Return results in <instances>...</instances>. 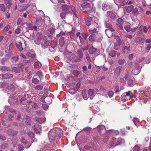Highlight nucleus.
Listing matches in <instances>:
<instances>
[{
    "mask_svg": "<svg viewBox=\"0 0 151 151\" xmlns=\"http://www.w3.org/2000/svg\"><path fill=\"white\" fill-rule=\"evenodd\" d=\"M76 90H77L74 89L73 88H70L69 90V92L72 94H73L75 93Z\"/></svg>",
    "mask_w": 151,
    "mask_h": 151,
    "instance_id": "4d7b16f0",
    "label": "nucleus"
},
{
    "mask_svg": "<svg viewBox=\"0 0 151 151\" xmlns=\"http://www.w3.org/2000/svg\"><path fill=\"white\" fill-rule=\"evenodd\" d=\"M37 76H38L40 79H41V78H42L43 77V74L42 73L40 70H39L37 71Z\"/></svg>",
    "mask_w": 151,
    "mask_h": 151,
    "instance_id": "58836bf2",
    "label": "nucleus"
},
{
    "mask_svg": "<svg viewBox=\"0 0 151 151\" xmlns=\"http://www.w3.org/2000/svg\"><path fill=\"white\" fill-rule=\"evenodd\" d=\"M21 141L24 145H26L27 143V141L23 137H22L21 138Z\"/></svg>",
    "mask_w": 151,
    "mask_h": 151,
    "instance_id": "3c124183",
    "label": "nucleus"
},
{
    "mask_svg": "<svg viewBox=\"0 0 151 151\" xmlns=\"http://www.w3.org/2000/svg\"><path fill=\"white\" fill-rule=\"evenodd\" d=\"M81 10L86 12H88L91 10L92 8L88 3L84 2L81 4Z\"/></svg>",
    "mask_w": 151,
    "mask_h": 151,
    "instance_id": "7ed1b4c3",
    "label": "nucleus"
},
{
    "mask_svg": "<svg viewBox=\"0 0 151 151\" xmlns=\"http://www.w3.org/2000/svg\"><path fill=\"white\" fill-rule=\"evenodd\" d=\"M108 94L109 97L110 98L113 95L114 92L111 91H110L108 92Z\"/></svg>",
    "mask_w": 151,
    "mask_h": 151,
    "instance_id": "e2e57ef3",
    "label": "nucleus"
},
{
    "mask_svg": "<svg viewBox=\"0 0 151 151\" xmlns=\"http://www.w3.org/2000/svg\"><path fill=\"white\" fill-rule=\"evenodd\" d=\"M136 26L135 27H133L132 28L130 29V31H131L132 32H134L138 28L139 26L138 24H136Z\"/></svg>",
    "mask_w": 151,
    "mask_h": 151,
    "instance_id": "8fccbe9b",
    "label": "nucleus"
},
{
    "mask_svg": "<svg viewBox=\"0 0 151 151\" xmlns=\"http://www.w3.org/2000/svg\"><path fill=\"white\" fill-rule=\"evenodd\" d=\"M132 12L134 14H138L139 12L138 9L137 8H135L132 10Z\"/></svg>",
    "mask_w": 151,
    "mask_h": 151,
    "instance_id": "13d9d810",
    "label": "nucleus"
},
{
    "mask_svg": "<svg viewBox=\"0 0 151 151\" xmlns=\"http://www.w3.org/2000/svg\"><path fill=\"white\" fill-rule=\"evenodd\" d=\"M107 15L109 17L113 19H114L115 17V14L111 12H108Z\"/></svg>",
    "mask_w": 151,
    "mask_h": 151,
    "instance_id": "5701e85b",
    "label": "nucleus"
},
{
    "mask_svg": "<svg viewBox=\"0 0 151 151\" xmlns=\"http://www.w3.org/2000/svg\"><path fill=\"white\" fill-rule=\"evenodd\" d=\"M120 45L116 42H115L114 44V48L116 50H118L120 48Z\"/></svg>",
    "mask_w": 151,
    "mask_h": 151,
    "instance_id": "a19ab883",
    "label": "nucleus"
},
{
    "mask_svg": "<svg viewBox=\"0 0 151 151\" xmlns=\"http://www.w3.org/2000/svg\"><path fill=\"white\" fill-rule=\"evenodd\" d=\"M43 36L42 34L40 33H38L37 34V38L35 40V43L38 45H40V42L42 39H43Z\"/></svg>",
    "mask_w": 151,
    "mask_h": 151,
    "instance_id": "20e7f679",
    "label": "nucleus"
},
{
    "mask_svg": "<svg viewBox=\"0 0 151 151\" xmlns=\"http://www.w3.org/2000/svg\"><path fill=\"white\" fill-rule=\"evenodd\" d=\"M134 151H139V147L138 146H135L133 149Z\"/></svg>",
    "mask_w": 151,
    "mask_h": 151,
    "instance_id": "774afa93",
    "label": "nucleus"
},
{
    "mask_svg": "<svg viewBox=\"0 0 151 151\" xmlns=\"http://www.w3.org/2000/svg\"><path fill=\"white\" fill-rule=\"evenodd\" d=\"M124 29L127 32L130 31V27L129 25H126L124 26Z\"/></svg>",
    "mask_w": 151,
    "mask_h": 151,
    "instance_id": "603ef678",
    "label": "nucleus"
},
{
    "mask_svg": "<svg viewBox=\"0 0 151 151\" xmlns=\"http://www.w3.org/2000/svg\"><path fill=\"white\" fill-rule=\"evenodd\" d=\"M39 81V80L36 78H34L32 80V82L35 84L37 83Z\"/></svg>",
    "mask_w": 151,
    "mask_h": 151,
    "instance_id": "680f3d73",
    "label": "nucleus"
},
{
    "mask_svg": "<svg viewBox=\"0 0 151 151\" xmlns=\"http://www.w3.org/2000/svg\"><path fill=\"white\" fill-rule=\"evenodd\" d=\"M19 60L18 56L15 55L11 58V61L14 64H15Z\"/></svg>",
    "mask_w": 151,
    "mask_h": 151,
    "instance_id": "a878e982",
    "label": "nucleus"
},
{
    "mask_svg": "<svg viewBox=\"0 0 151 151\" xmlns=\"http://www.w3.org/2000/svg\"><path fill=\"white\" fill-rule=\"evenodd\" d=\"M0 11L3 12H5V6L4 4H0Z\"/></svg>",
    "mask_w": 151,
    "mask_h": 151,
    "instance_id": "37998d69",
    "label": "nucleus"
},
{
    "mask_svg": "<svg viewBox=\"0 0 151 151\" xmlns=\"http://www.w3.org/2000/svg\"><path fill=\"white\" fill-rule=\"evenodd\" d=\"M7 83L5 82L0 83V87L2 88H6L7 86Z\"/></svg>",
    "mask_w": 151,
    "mask_h": 151,
    "instance_id": "ea45409f",
    "label": "nucleus"
},
{
    "mask_svg": "<svg viewBox=\"0 0 151 151\" xmlns=\"http://www.w3.org/2000/svg\"><path fill=\"white\" fill-rule=\"evenodd\" d=\"M116 55V52L115 51H112L109 53V55L112 57L115 56Z\"/></svg>",
    "mask_w": 151,
    "mask_h": 151,
    "instance_id": "a18cd8bd",
    "label": "nucleus"
},
{
    "mask_svg": "<svg viewBox=\"0 0 151 151\" xmlns=\"http://www.w3.org/2000/svg\"><path fill=\"white\" fill-rule=\"evenodd\" d=\"M5 4L8 7H11L12 5L11 0H4Z\"/></svg>",
    "mask_w": 151,
    "mask_h": 151,
    "instance_id": "c756f323",
    "label": "nucleus"
},
{
    "mask_svg": "<svg viewBox=\"0 0 151 151\" xmlns=\"http://www.w3.org/2000/svg\"><path fill=\"white\" fill-rule=\"evenodd\" d=\"M62 10L66 12H68L70 10V6L67 4L62 5Z\"/></svg>",
    "mask_w": 151,
    "mask_h": 151,
    "instance_id": "6ab92c4d",
    "label": "nucleus"
},
{
    "mask_svg": "<svg viewBox=\"0 0 151 151\" xmlns=\"http://www.w3.org/2000/svg\"><path fill=\"white\" fill-rule=\"evenodd\" d=\"M13 75L12 74L7 73L2 75V77L3 79H8L12 78Z\"/></svg>",
    "mask_w": 151,
    "mask_h": 151,
    "instance_id": "9b49d317",
    "label": "nucleus"
},
{
    "mask_svg": "<svg viewBox=\"0 0 151 151\" xmlns=\"http://www.w3.org/2000/svg\"><path fill=\"white\" fill-rule=\"evenodd\" d=\"M37 121L40 123L42 124L44 122L46 121V119L44 118H37Z\"/></svg>",
    "mask_w": 151,
    "mask_h": 151,
    "instance_id": "e433bc0d",
    "label": "nucleus"
},
{
    "mask_svg": "<svg viewBox=\"0 0 151 151\" xmlns=\"http://www.w3.org/2000/svg\"><path fill=\"white\" fill-rule=\"evenodd\" d=\"M82 95L83 98L85 100L88 99V92L86 90H83L82 91Z\"/></svg>",
    "mask_w": 151,
    "mask_h": 151,
    "instance_id": "a211bd4d",
    "label": "nucleus"
},
{
    "mask_svg": "<svg viewBox=\"0 0 151 151\" xmlns=\"http://www.w3.org/2000/svg\"><path fill=\"white\" fill-rule=\"evenodd\" d=\"M151 47V45L150 44H148L147 45V47L145 49V51L146 52H148L150 49Z\"/></svg>",
    "mask_w": 151,
    "mask_h": 151,
    "instance_id": "864d4df0",
    "label": "nucleus"
},
{
    "mask_svg": "<svg viewBox=\"0 0 151 151\" xmlns=\"http://www.w3.org/2000/svg\"><path fill=\"white\" fill-rule=\"evenodd\" d=\"M43 22L44 21L41 17H37L36 19V23L37 24L40 25H41Z\"/></svg>",
    "mask_w": 151,
    "mask_h": 151,
    "instance_id": "ddd939ff",
    "label": "nucleus"
},
{
    "mask_svg": "<svg viewBox=\"0 0 151 151\" xmlns=\"http://www.w3.org/2000/svg\"><path fill=\"white\" fill-rule=\"evenodd\" d=\"M96 49L95 48L93 47H91L89 49V52L90 54H92L96 52Z\"/></svg>",
    "mask_w": 151,
    "mask_h": 151,
    "instance_id": "bb28decb",
    "label": "nucleus"
},
{
    "mask_svg": "<svg viewBox=\"0 0 151 151\" xmlns=\"http://www.w3.org/2000/svg\"><path fill=\"white\" fill-rule=\"evenodd\" d=\"M63 132L61 129L56 127L50 130L48 133L50 143L45 145L44 147L40 151H53L58 148L56 144L63 136Z\"/></svg>",
    "mask_w": 151,
    "mask_h": 151,
    "instance_id": "f257e3e1",
    "label": "nucleus"
},
{
    "mask_svg": "<svg viewBox=\"0 0 151 151\" xmlns=\"http://www.w3.org/2000/svg\"><path fill=\"white\" fill-rule=\"evenodd\" d=\"M77 54L78 55L79 58L77 59V61H80L81 60V58L83 57V53L82 50H78L77 51Z\"/></svg>",
    "mask_w": 151,
    "mask_h": 151,
    "instance_id": "412c9836",
    "label": "nucleus"
},
{
    "mask_svg": "<svg viewBox=\"0 0 151 151\" xmlns=\"http://www.w3.org/2000/svg\"><path fill=\"white\" fill-rule=\"evenodd\" d=\"M122 71V67L119 66L116 68L115 70V73L117 74H119Z\"/></svg>",
    "mask_w": 151,
    "mask_h": 151,
    "instance_id": "dca6fc26",
    "label": "nucleus"
},
{
    "mask_svg": "<svg viewBox=\"0 0 151 151\" xmlns=\"http://www.w3.org/2000/svg\"><path fill=\"white\" fill-rule=\"evenodd\" d=\"M44 101L46 103L49 104L51 102L52 99L50 97H46L45 98Z\"/></svg>",
    "mask_w": 151,
    "mask_h": 151,
    "instance_id": "7c9ffc66",
    "label": "nucleus"
},
{
    "mask_svg": "<svg viewBox=\"0 0 151 151\" xmlns=\"http://www.w3.org/2000/svg\"><path fill=\"white\" fill-rule=\"evenodd\" d=\"M16 45L17 48L20 50L21 51L22 49V44L20 41H16L15 40Z\"/></svg>",
    "mask_w": 151,
    "mask_h": 151,
    "instance_id": "f3484780",
    "label": "nucleus"
},
{
    "mask_svg": "<svg viewBox=\"0 0 151 151\" xmlns=\"http://www.w3.org/2000/svg\"><path fill=\"white\" fill-rule=\"evenodd\" d=\"M102 9L104 11H106L107 10V6L106 4H103L102 5Z\"/></svg>",
    "mask_w": 151,
    "mask_h": 151,
    "instance_id": "bf43d9fd",
    "label": "nucleus"
},
{
    "mask_svg": "<svg viewBox=\"0 0 151 151\" xmlns=\"http://www.w3.org/2000/svg\"><path fill=\"white\" fill-rule=\"evenodd\" d=\"M96 39V35L94 34H92L90 35L89 38V41L91 42H93L95 41Z\"/></svg>",
    "mask_w": 151,
    "mask_h": 151,
    "instance_id": "b1692460",
    "label": "nucleus"
},
{
    "mask_svg": "<svg viewBox=\"0 0 151 151\" xmlns=\"http://www.w3.org/2000/svg\"><path fill=\"white\" fill-rule=\"evenodd\" d=\"M117 25L121 30L123 29L122 25L124 22L123 19L121 18H118L117 20Z\"/></svg>",
    "mask_w": 151,
    "mask_h": 151,
    "instance_id": "1a4fd4ad",
    "label": "nucleus"
},
{
    "mask_svg": "<svg viewBox=\"0 0 151 151\" xmlns=\"http://www.w3.org/2000/svg\"><path fill=\"white\" fill-rule=\"evenodd\" d=\"M124 140L121 138H119L118 139H116L115 138L113 137L111 140L110 144L112 146L114 144H115L114 145L115 146L119 145L122 143H124Z\"/></svg>",
    "mask_w": 151,
    "mask_h": 151,
    "instance_id": "f03ea898",
    "label": "nucleus"
},
{
    "mask_svg": "<svg viewBox=\"0 0 151 151\" xmlns=\"http://www.w3.org/2000/svg\"><path fill=\"white\" fill-rule=\"evenodd\" d=\"M12 70L14 72L16 73H18L20 72L18 68L16 67H13Z\"/></svg>",
    "mask_w": 151,
    "mask_h": 151,
    "instance_id": "09e8293b",
    "label": "nucleus"
},
{
    "mask_svg": "<svg viewBox=\"0 0 151 151\" xmlns=\"http://www.w3.org/2000/svg\"><path fill=\"white\" fill-rule=\"evenodd\" d=\"M27 134L28 136L32 138H33L35 136L34 134L32 132H27Z\"/></svg>",
    "mask_w": 151,
    "mask_h": 151,
    "instance_id": "49530a36",
    "label": "nucleus"
},
{
    "mask_svg": "<svg viewBox=\"0 0 151 151\" xmlns=\"http://www.w3.org/2000/svg\"><path fill=\"white\" fill-rule=\"evenodd\" d=\"M85 20L86 25L88 26L91 25L92 20V18L90 17H87L85 19Z\"/></svg>",
    "mask_w": 151,
    "mask_h": 151,
    "instance_id": "2eb2a0df",
    "label": "nucleus"
},
{
    "mask_svg": "<svg viewBox=\"0 0 151 151\" xmlns=\"http://www.w3.org/2000/svg\"><path fill=\"white\" fill-rule=\"evenodd\" d=\"M93 89L95 90V92H96L97 93L101 94V93H102V91L104 93L106 92V90L104 89L102 86H101L100 88V90L101 92H100L99 90L97 88H95V89Z\"/></svg>",
    "mask_w": 151,
    "mask_h": 151,
    "instance_id": "4468645a",
    "label": "nucleus"
},
{
    "mask_svg": "<svg viewBox=\"0 0 151 151\" xmlns=\"http://www.w3.org/2000/svg\"><path fill=\"white\" fill-rule=\"evenodd\" d=\"M125 8H126L125 9L126 12L129 13L132 11L134 8V7L132 5H131L127 7H126Z\"/></svg>",
    "mask_w": 151,
    "mask_h": 151,
    "instance_id": "4be33fe9",
    "label": "nucleus"
},
{
    "mask_svg": "<svg viewBox=\"0 0 151 151\" xmlns=\"http://www.w3.org/2000/svg\"><path fill=\"white\" fill-rule=\"evenodd\" d=\"M88 94L90 96H94L95 90L93 89H90L88 90Z\"/></svg>",
    "mask_w": 151,
    "mask_h": 151,
    "instance_id": "f704fd0d",
    "label": "nucleus"
},
{
    "mask_svg": "<svg viewBox=\"0 0 151 151\" xmlns=\"http://www.w3.org/2000/svg\"><path fill=\"white\" fill-rule=\"evenodd\" d=\"M122 49L123 52L128 53L130 51V47L129 45H124L122 47Z\"/></svg>",
    "mask_w": 151,
    "mask_h": 151,
    "instance_id": "9d476101",
    "label": "nucleus"
},
{
    "mask_svg": "<svg viewBox=\"0 0 151 151\" xmlns=\"http://www.w3.org/2000/svg\"><path fill=\"white\" fill-rule=\"evenodd\" d=\"M142 5L145 7L151 5V0H142Z\"/></svg>",
    "mask_w": 151,
    "mask_h": 151,
    "instance_id": "f8f14e48",
    "label": "nucleus"
},
{
    "mask_svg": "<svg viewBox=\"0 0 151 151\" xmlns=\"http://www.w3.org/2000/svg\"><path fill=\"white\" fill-rule=\"evenodd\" d=\"M81 72L80 71L77 70H74L73 71V73L77 77H79V75L80 74Z\"/></svg>",
    "mask_w": 151,
    "mask_h": 151,
    "instance_id": "4c0bfd02",
    "label": "nucleus"
},
{
    "mask_svg": "<svg viewBox=\"0 0 151 151\" xmlns=\"http://www.w3.org/2000/svg\"><path fill=\"white\" fill-rule=\"evenodd\" d=\"M97 23H95L94 24H91L90 25V26L88 27V29L90 33H95L96 32V29L95 28V26H97Z\"/></svg>",
    "mask_w": 151,
    "mask_h": 151,
    "instance_id": "423d86ee",
    "label": "nucleus"
},
{
    "mask_svg": "<svg viewBox=\"0 0 151 151\" xmlns=\"http://www.w3.org/2000/svg\"><path fill=\"white\" fill-rule=\"evenodd\" d=\"M114 2L116 4V3L115 2L116 1V2H118L119 3V5L120 6H123L125 5L126 3V2L124 0H114Z\"/></svg>",
    "mask_w": 151,
    "mask_h": 151,
    "instance_id": "aec40b11",
    "label": "nucleus"
},
{
    "mask_svg": "<svg viewBox=\"0 0 151 151\" xmlns=\"http://www.w3.org/2000/svg\"><path fill=\"white\" fill-rule=\"evenodd\" d=\"M42 64L41 63L39 62H36L35 63V67L36 68H39L41 67Z\"/></svg>",
    "mask_w": 151,
    "mask_h": 151,
    "instance_id": "473e14b6",
    "label": "nucleus"
},
{
    "mask_svg": "<svg viewBox=\"0 0 151 151\" xmlns=\"http://www.w3.org/2000/svg\"><path fill=\"white\" fill-rule=\"evenodd\" d=\"M125 62V60L124 59H120L118 61V63L121 65L124 64Z\"/></svg>",
    "mask_w": 151,
    "mask_h": 151,
    "instance_id": "de8ad7c7",
    "label": "nucleus"
},
{
    "mask_svg": "<svg viewBox=\"0 0 151 151\" xmlns=\"http://www.w3.org/2000/svg\"><path fill=\"white\" fill-rule=\"evenodd\" d=\"M82 35L84 38V40L86 41L87 40L88 35L85 33H82Z\"/></svg>",
    "mask_w": 151,
    "mask_h": 151,
    "instance_id": "0e129e2a",
    "label": "nucleus"
},
{
    "mask_svg": "<svg viewBox=\"0 0 151 151\" xmlns=\"http://www.w3.org/2000/svg\"><path fill=\"white\" fill-rule=\"evenodd\" d=\"M27 27L29 29H30L32 30H36L37 29V27L36 26H33L32 25H29L27 26Z\"/></svg>",
    "mask_w": 151,
    "mask_h": 151,
    "instance_id": "c9c22d12",
    "label": "nucleus"
},
{
    "mask_svg": "<svg viewBox=\"0 0 151 151\" xmlns=\"http://www.w3.org/2000/svg\"><path fill=\"white\" fill-rule=\"evenodd\" d=\"M48 45L49 42L47 37L45 36L43 37V42L41 44V46L43 48H46L47 47Z\"/></svg>",
    "mask_w": 151,
    "mask_h": 151,
    "instance_id": "39448f33",
    "label": "nucleus"
},
{
    "mask_svg": "<svg viewBox=\"0 0 151 151\" xmlns=\"http://www.w3.org/2000/svg\"><path fill=\"white\" fill-rule=\"evenodd\" d=\"M34 131L37 134H40L41 132V126L40 125L36 124L33 126Z\"/></svg>",
    "mask_w": 151,
    "mask_h": 151,
    "instance_id": "0eeeda50",
    "label": "nucleus"
},
{
    "mask_svg": "<svg viewBox=\"0 0 151 151\" xmlns=\"http://www.w3.org/2000/svg\"><path fill=\"white\" fill-rule=\"evenodd\" d=\"M21 31V29L19 28H18L16 29L15 31V33L16 34H19Z\"/></svg>",
    "mask_w": 151,
    "mask_h": 151,
    "instance_id": "338daca9",
    "label": "nucleus"
},
{
    "mask_svg": "<svg viewBox=\"0 0 151 151\" xmlns=\"http://www.w3.org/2000/svg\"><path fill=\"white\" fill-rule=\"evenodd\" d=\"M128 84L130 86H132L134 85L135 84L132 80L129 79L128 81Z\"/></svg>",
    "mask_w": 151,
    "mask_h": 151,
    "instance_id": "79ce46f5",
    "label": "nucleus"
},
{
    "mask_svg": "<svg viewBox=\"0 0 151 151\" xmlns=\"http://www.w3.org/2000/svg\"><path fill=\"white\" fill-rule=\"evenodd\" d=\"M25 120L26 123H27L26 124H29L30 123L29 122L30 120V118H29V117L27 116H26V117L25 119Z\"/></svg>",
    "mask_w": 151,
    "mask_h": 151,
    "instance_id": "6e6d98bb",
    "label": "nucleus"
},
{
    "mask_svg": "<svg viewBox=\"0 0 151 151\" xmlns=\"http://www.w3.org/2000/svg\"><path fill=\"white\" fill-rule=\"evenodd\" d=\"M70 9H71V10L73 12L74 14L76 17V11L75 8L72 5H70Z\"/></svg>",
    "mask_w": 151,
    "mask_h": 151,
    "instance_id": "c03bdc74",
    "label": "nucleus"
},
{
    "mask_svg": "<svg viewBox=\"0 0 151 151\" xmlns=\"http://www.w3.org/2000/svg\"><path fill=\"white\" fill-rule=\"evenodd\" d=\"M55 28L53 27H51L49 29V32L51 34H53L55 32Z\"/></svg>",
    "mask_w": 151,
    "mask_h": 151,
    "instance_id": "5fc2aeb1",
    "label": "nucleus"
},
{
    "mask_svg": "<svg viewBox=\"0 0 151 151\" xmlns=\"http://www.w3.org/2000/svg\"><path fill=\"white\" fill-rule=\"evenodd\" d=\"M121 99L123 101H125L127 100H128V97L125 94L124 95V93H123L121 96Z\"/></svg>",
    "mask_w": 151,
    "mask_h": 151,
    "instance_id": "2f4dec72",
    "label": "nucleus"
},
{
    "mask_svg": "<svg viewBox=\"0 0 151 151\" xmlns=\"http://www.w3.org/2000/svg\"><path fill=\"white\" fill-rule=\"evenodd\" d=\"M138 29L139 33H142L143 32L146 33L148 30V28L147 27L141 25L139 27Z\"/></svg>",
    "mask_w": 151,
    "mask_h": 151,
    "instance_id": "6e6552de",
    "label": "nucleus"
},
{
    "mask_svg": "<svg viewBox=\"0 0 151 151\" xmlns=\"http://www.w3.org/2000/svg\"><path fill=\"white\" fill-rule=\"evenodd\" d=\"M6 88L11 91H14L15 90V88L13 84L7 85Z\"/></svg>",
    "mask_w": 151,
    "mask_h": 151,
    "instance_id": "393cba45",
    "label": "nucleus"
},
{
    "mask_svg": "<svg viewBox=\"0 0 151 151\" xmlns=\"http://www.w3.org/2000/svg\"><path fill=\"white\" fill-rule=\"evenodd\" d=\"M125 94L129 98H132L133 96V94L130 91H129L127 92L124 93V95Z\"/></svg>",
    "mask_w": 151,
    "mask_h": 151,
    "instance_id": "c85d7f7f",
    "label": "nucleus"
},
{
    "mask_svg": "<svg viewBox=\"0 0 151 151\" xmlns=\"http://www.w3.org/2000/svg\"><path fill=\"white\" fill-rule=\"evenodd\" d=\"M134 124L137 127L139 125V121L138 119L134 118L133 119Z\"/></svg>",
    "mask_w": 151,
    "mask_h": 151,
    "instance_id": "72a5a7b5",
    "label": "nucleus"
},
{
    "mask_svg": "<svg viewBox=\"0 0 151 151\" xmlns=\"http://www.w3.org/2000/svg\"><path fill=\"white\" fill-rule=\"evenodd\" d=\"M7 133L9 135H14V132L12 129H9L7 131Z\"/></svg>",
    "mask_w": 151,
    "mask_h": 151,
    "instance_id": "69168bd1",
    "label": "nucleus"
},
{
    "mask_svg": "<svg viewBox=\"0 0 151 151\" xmlns=\"http://www.w3.org/2000/svg\"><path fill=\"white\" fill-rule=\"evenodd\" d=\"M9 111L11 113H12L13 114H16L17 113V111H15L14 109H9Z\"/></svg>",
    "mask_w": 151,
    "mask_h": 151,
    "instance_id": "052dcab7",
    "label": "nucleus"
},
{
    "mask_svg": "<svg viewBox=\"0 0 151 151\" xmlns=\"http://www.w3.org/2000/svg\"><path fill=\"white\" fill-rule=\"evenodd\" d=\"M144 38L138 37L136 40V42L139 44H142L144 42Z\"/></svg>",
    "mask_w": 151,
    "mask_h": 151,
    "instance_id": "cd10ccee",
    "label": "nucleus"
}]
</instances>
